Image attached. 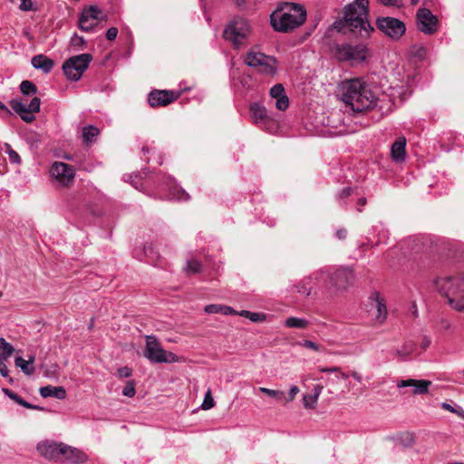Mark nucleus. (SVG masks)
I'll return each instance as SVG.
<instances>
[{
	"label": "nucleus",
	"mask_w": 464,
	"mask_h": 464,
	"mask_svg": "<svg viewBox=\"0 0 464 464\" xmlns=\"http://www.w3.org/2000/svg\"><path fill=\"white\" fill-rule=\"evenodd\" d=\"M343 17L334 27L353 36L367 38L374 31L369 21V0H354L343 7Z\"/></svg>",
	"instance_id": "f257e3e1"
},
{
	"label": "nucleus",
	"mask_w": 464,
	"mask_h": 464,
	"mask_svg": "<svg viewBox=\"0 0 464 464\" xmlns=\"http://www.w3.org/2000/svg\"><path fill=\"white\" fill-rule=\"evenodd\" d=\"M342 100L354 112H362L373 108L377 98L365 82L354 78L343 81L341 84Z\"/></svg>",
	"instance_id": "f03ea898"
},
{
	"label": "nucleus",
	"mask_w": 464,
	"mask_h": 464,
	"mask_svg": "<svg viewBox=\"0 0 464 464\" xmlns=\"http://www.w3.org/2000/svg\"><path fill=\"white\" fill-rule=\"evenodd\" d=\"M306 19L304 5L295 3H284L270 15V24L275 31L288 33L302 25Z\"/></svg>",
	"instance_id": "7ed1b4c3"
},
{
	"label": "nucleus",
	"mask_w": 464,
	"mask_h": 464,
	"mask_svg": "<svg viewBox=\"0 0 464 464\" xmlns=\"http://www.w3.org/2000/svg\"><path fill=\"white\" fill-rule=\"evenodd\" d=\"M440 294L448 299L449 304L454 309H461L460 303L464 300V276H444L436 281Z\"/></svg>",
	"instance_id": "20e7f679"
},
{
	"label": "nucleus",
	"mask_w": 464,
	"mask_h": 464,
	"mask_svg": "<svg viewBox=\"0 0 464 464\" xmlns=\"http://www.w3.org/2000/svg\"><path fill=\"white\" fill-rule=\"evenodd\" d=\"M251 29L249 22L244 18H235L223 32L224 38L230 42L235 48H239L246 44Z\"/></svg>",
	"instance_id": "39448f33"
},
{
	"label": "nucleus",
	"mask_w": 464,
	"mask_h": 464,
	"mask_svg": "<svg viewBox=\"0 0 464 464\" xmlns=\"http://www.w3.org/2000/svg\"><path fill=\"white\" fill-rule=\"evenodd\" d=\"M146 345L144 349V356L152 363H172L179 362V357L171 353L164 350L154 335H146Z\"/></svg>",
	"instance_id": "423d86ee"
},
{
	"label": "nucleus",
	"mask_w": 464,
	"mask_h": 464,
	"mask_svg": "<svg viewBox=\"0 0 464 464\" xmlns=\"http://www.w3.org/2000/svg\"><path fill=\"white\" fill-rule=\"evenodd\" d=\"M245 63L250 67L256 68L262 74L273 76L277 71V60L274 56L266 55L263 53H247Z\"/></svg>",
	"instance_id": "0eeeda50"
},
{
	"label": "nucleus",
	"mask_w": 464,
	"mask_h": 464,
	"mask_svg": "<svg viewBox=\"0 0 464 464\" xmlns=\"http://www.w3.org/2000/svg\"><path fill=\"white\" fill-rule=\"evenodd\" d=\"M92 60V55L90 53L72 56L63 64V73L69 80L76 82L81 79Z\"/></svg>",
	"instance_id": "6e6552de"
},
{
	"label": "nucleus",
	"mask_w": 464,
	"mask_h": 464,
	"mask_svg": "<svg viewBox=\"0 0 464 464\" xmlns=\"http://www.w3.org/2000/svg\"><path fill=\"white\" fill-rule=\"evenodd\" d=\"M336 59L341 62H362L366 59L367 50L364 45L349 44H334L332 47Z\"/></svg>",
	"instance_id": "1a4fd4ad"
},
{
	"label": "nucleus",
	"mask_w": 464,
	"mask_h": 464,
	"mask_svg": "<svg viewBox=\"0 0 464 464\" xmlns=\"http://www.w3.org/2000/svg\"><path fill=\"white\" fill-rule=\"evenodd\" d=\"M377 28L385 35L393 40H399L406 31L405 24L394 17H378L376 19Z\"/></svg>",
	"instance_id": "9d476101"
},
{
	"label": "nucleus",
	"mask_w": 464,
	"mask_h": 464,
	"mask_svg": "<svg viewBox=\"0 0 464 464\" xmlns=\"http://www.w3.org/2000/svg\"><path fill=\"white\" fill-rule=\"evenodd\" d=\"M9 104L24 121L30 123L35 119L34 113L40 111L41 100L38 97H34L26 105L19 99H13L9 102Z\"/></svg>",
	"instance_id": "9b49d317"
},
{
	"label": "nucleus",
	"mask_w": 464,
	"mask_h": 464,
	"mask_svg": "<svg viewBox=\"0 0 464 464\" xmlns=\"http://www.w3.org/2000/svg\"><path fill=\"white\" fill-rule=\"evenodd\" d=\"M50 174L59 184L69 187L74 181L75 169L67 163L54 161L51 166Z\"/></svg>",
	"instance_id": "f8f14e48"
},
{
	"label": "nucleus",
	"mask_w": 464,
	"mask_h": 464,
	"mask_svg": "<svg viewBox=\"0 0 464 464\" xmlns=\"http://www.w3.org/2000/svg\"><path fill=\"white\" fill-rule=\"evenodd\" d=\"M419 31L425 34H433L438 30V18L428 8H420L416 14Z\"/></svg>",
	"instance_id": "ddd939ff"
},
{
	"label": "nucleus",
	"mask_w": 464,
	"mask_h": 464,
	"mask_svg": "<svg viewBox=\"0 0 464 464\" xmlns=\"http://www.w3.org/2000/svg\"><path fill=\"white\" fill-rule=\"evenodd\" d=\"M180 96L179 92L167 90H152L148 96V102L151 107L167 106L177 101Z\"/></svg>",
	"instance_id": "4468645a"
},
{
	"label": "nucleus",
	"mask_w": 464,
	"mask_h": 464,
	"mask_svg": "<svg viewBox=\"0 0 464 464\" xmlns=\"http://www.w3.org/2000/svg\"><path fill=\"white\" fill-rule=\"evenodd\" d=\"M63 446V442L45 440L37 444V450L40 455L46 459L60 462L62 459Z\"/></svg>",
	"instance_id": "2eb2a0df"
},
{
	"label": "nucleus",
	"mask_w": 464,
	"mask_h": 464,
	"mask_svg": "<svg viewBox=\"0 0 464 464\" xmlns=\"http://www.w3.org/2000/svg\"><path fill=\"white\" fill-rule=\"evenodd\" d=\"M102 12L96 6L84 9L79 19V27L82 31L90 32L102 19Z\"/></svg>",
	"instance_id": "dca6fc26"
},
{
	"label": "nucleus",
	"mask_w": 464,
	"mask_h": 464,
	"mask_svg": "<svg viewBox=\"0 0 464 464\" xmlns=\"http://www.w3.org/2000/svg\"><path fill=\"white\" fill-rule=\"evenodd\" d=\"M354 276L350 267H340L331 276V282L337 289H345L353 284Z\"/></svg>",
	"instance_id": "f3484780"
},
{
	"label": "nucleus",
	"mask_w": 464,
	"mask_h": 464,
	"mask_svg": "<svg viewBox=\"0 0 464 464\" xmlns=\"http://www.w3.org/2000/svg\"><path fill=\"white\" fill-rule=\"evenodd\" d=\"M14 353V346L5 341V338H0V374L4 378H8L10 383H13L14 380L9 376V370L6 365V362Z\"/></svg>",
	"instance_id": "a211bd4d"
},
{
	"label": "nucleus",
	"mask_w": 464,
	"mask_h": 464,
	"mask_svg": "<svg viewBox=\"0 0 464 464\" xmlns=\"http://www.w3.org/2000/svg\"><path fill=\"white\" fill-rule=\"evenodd\" d=\"M89 459L88 455L82 450L63 443L62 459L60 462L69 464H83Z\"/></svg>",
	"instance_id": "6ab92c4d"
},
{
	"label": "nucleus",
	"mask_w": 464,
	"mask_h": 464,
	"mask_svg": "<svg viewBox=\"0 0 464 464\" xmlns=\"http://www.w3.org/2000/svg\"><path fill=\"white\" fill-rule=\"evenodd\" d=\"M431 385V382L428 380H415V379H407L401 380L397 383L398 388L402 387H413L412 393L417 394H426L429 392V387Z\"/></svg>",
	"instance_id": "aec40b11"
},
{
	"label": "nucleus",
	"mask_w": 464,
	"mask_h": 464,
	"mask_svg": "<svg viewBox=\"0 0 464 464\" xmlns=\"http://www.w3.org/2000/svg\"><path fill=\"white\" fill-rule=\"evenodd\" d=\"M371 305L373 309V316L376 322L382 324L387 317V308L383 300L380 297L378 293L372 294L371 296Z\"/></svg>",
	"instance_id": "412c9836"
},
{
	"label": "nucleus",
	"mask_w": 464,
	"mask_h": 464,
	"mask_svg": "<svg viewBox=\"0 0 464 464\" xmlns=\"http://www.w3.org/2000/svg\"><path fill=\"white\" fill-rule=\"evenodd\" d=\"M270 95L276 99V107L278 110L285 111L288 108L289 100L285 94V88L281 83H277L270 89Z\"/></svg>",
	"instance_id": "4be33fe9"
},
{
	"label": "nucleus",
	"mask_w": 464,
	"mask_h": 464,
	"mask_svg": "<svg viewBox=\"0 0 464 464\" xmlns=\"http://www.w3.org/2000/svg\"><path fill=\"white\" fill-rule=\"evenodd\" d=\"M31 63L35 69H40L44 73L50 72L54 66V62L44 54L34 56Z\"/></svg>",
	"instance_id": "5701e85b"
},
{
	"label": "nucleus",
	"mask_w": 464,
	"mask_h": 464,
	"mask_svg": "<svg viewBox=\"0 0 464 464\" xmlns=\"http://www.w3.org/2000/svg\"><path fill=\"white\" fill-rule=\"evenodd\" d=\"M406 139L399 138L391 148V156L396 162H401L405 160Z\"/></svg>",
	"instance_id": "b1692460"
},
{
	"label": "nucleus",
	"mask_w": 464,
	"mask_h": 464,
	"mask_svg": "<svg viewBox=\"0 0 464 464\" xmlns=\"http://www.w3.org/2000/svg\"><path fill=\"white\" fill-rule=\"evenodd\" d=\"M39 393L43 398L53 397L63 400L66 397V391L62 386H44L40 388Z\"/></svg>",
	"instance_id": "393cba45"
},
{
	"label": "nucleus",
	"mask_w": 464,
	"mask_h": 464,
	"mask_svg": "<svg viewBox=\"0 0 464 464\" xmlns=\"http://www.w3.org/2000/svg\"><path fill=\"white\" fill-rule=\"evenodd\" d=\"M250 112L256 124L265 125L267 121V113L265 107L253 103L250 105Z\"/></svg>",
	"instance_id": "a878e982"
},
{
	"label": "nucleus",
	"mask_w": 464,
	"mask_h": 464,
	"mask_svg": "<svg viewBox=\"0 0 464 464\" xmlns=\"http://www.w3.org/2000/svg\"><path fill=\"white\" fill-rule=\"evenodd\" d=\"M204 311L207 314H222L226 315L236 314L232 307L222 304H208L205 306Z\"/></svg>",
	"instance_id": "bb28decb"
},
{
	"label": "nucleus",
	"mask_w": 464,
	"mask_h": 464,
	"mask_svg": "<svg viewBox=\"0 0 464 464\" xmlns=\"http://www.w3.org/2000/svg\"><path fill=\"white\" fill-rule=\"evenodd\" d=\"M309 324L310 323L306 319L294 316L288 317L285 321V325L288 328L306 329Z\"/></svg>",
	"instance_id": "cd10ccee"
},
{
	"label": "nucleus",
	"mask_w": 464,
	"mask_h": 464,
	"mask_svg": "<svg viewBox=\"0 0 464 464\" xmlns=\"http://www.w3.org/2000/svg\"><path fill=\"white\" fill-rule=\"evenodd\" d=\"M100 130L93 126L88 125L82 128V140L86 144L92 143L93 140L99 135Z\"/></svg>",
	"instance_id": "c85d7f7f"
},
{
	"label": "nucleus",
	"mask_w": 464,
	"mask_h": 464,
	"mask_svg": "<svg viewBox=\"0 0 464 464\" xmlns=\"http://www.w3.org/2000/svg\"><path fill=\"white\" fill-rule=\"evenodd\" d=\"M415 346L413 342L407 341L396 351V354L401 361H405L413 353Z\"/></svg>",
	"instance_id": "c756f323"
},
{
	"label": "nucleus",
	"mask_w": 464,
	"mask_h": 464,
	"mask_svg": "<svg viewBox=\"0 0 464 464\" xmlns=\"http://www.w3.org/2000/svg\"><path fill=\"white\" fill-rule=\"evenodd\" d=\"M15 366L20 368L26 375H31L34 372V367L32 365V361H26L23 357L18 356L14 360Z\"/></svg>",
	"instance_id": "7c9ffc66"
},
{
	"label": "nucleus",
	"mask_w": 464,
	"mask_h": 464,
	"mask_svg": "<svg viewBox=\"0 0 464 464\" xmlns=\"http://www.w3.org/2000/svg\"><path fill=\"white\" fill-rule=\"evenodd\" d=\"M169 195L172 198H176L181 201H188L190 198L188 193H187L186 190H184L181 187L177 185L170 188Z\"/></svg>",
	"instance_id": "2f4dec72"
},
{
	"label": "nucleus",
	"mask_w": 464,
	"mask_h": 464,
	"mask_svg": "<svg viewBox=\"0 0 464 464\" xmlns=\"http://www.w3.org/2000/svg\"><path fill=\"white\" fill-rule=\"evenodd\" d=\"M20 91L24 95H34L37 93V87L31 81L24 80L20 83Z\"/></svg>",
	"instance_id": "473e14b6"
},
{
	"label": "nucleus",
	"mask_w": 464,
	"mask_h": 464,
	"mask_svg": "<svg viewBox=\"0 0 464 464\" xmlns=\"http://www.w3.org/2000/svg\"><path fill=\"white\" fill-rule=\"evenodd\" d=\"M312 277L304 279L299 285H296L297 292L304 296H308L312 293Z\"/></svg>",
	"instance_id": "72a5a7b5"
},
{
	"label": "nucleus",
	"mask_w": 464,
	"mask_h": 464,
	"mask_svg": "<svg viewBox=\"0 0 464 464\" xmlns=\"http://www.w3.org/2000/svg\"><path fill=\"white\" fill-rule=\"evenodd\" d=\"M259 392L266 394L267 396L274 398L276 401H284L285 398V392L278 390H272L266 387H260Z\"/></svg>",
	"instance_id": "f704fd0d"
},
{
	"label": "nucleus",
	"mask_w": 464,
	"mask_h": 464,
	"mask_svg": "<svg viewBox=\"0 0 464 464\" xmlns=\"http://www.w3.org/2000/svg\"><path fill=\"white\" fill-rule=\"evenodd\" d=\"M186 271L188 274H198L201 271V264L200 262L190 259L187 262Z\"/></svg>",
	"instance_id": "c9c22d12"
},
{
	"label": "nucleus",
	"mask_w": 464,
	"mask_h": 464,
	"mask_svg": "<svg viewBox=\"0 0 464 464\" xmlns=\"http://www.w3.org/2000/svg\"><path fill=\"white\" fill-rule=\"evenodd\" d=\"M318 399L313 394H304L303 396V404L305 409H314L316 407Z\"/></svg>",
	"instance_id": "e433bc0d"
},
{
	"label": "nucleus",
	"mask_w": 464,
	"mask_h": 464,
	"mask_svg": "<svg viewBox=\"0 0 464 464\" xmlns=\"http://www.w3.org/2000/svg\"><path fill=\"white\" fill-rule=\"evenodd\" d=\"M5 152L8 155L10 162L14 164H20L21 158L19 154L14 150H13L9 144H5Z\"/></svg>",
	"instance_id": "4c0bfd02"
},
{
	"label": "nucleus",
	"mask_w": 464,
	"mask_h": 464,
	"mask_svg": "<svg viewBox=\"0 0 464 464\" xmlns=\"http://www.w3.org/2000/svg\"><path fill=\"white\" fill-rule=\"evenodd\" d=\"M411 55L422 60L426 55V49L420 45H413L411 49Z\"/></svg>",
	"instance_id": "58836bf2"
},
{
	"label": "nucleus",
	"mask_w": 464,
	"mask_h": 464,
	"mask_svg": "<svg viewBox=\"0 0 464 464\" xmlns=\"http://www.w3.org/2000/svg\"><path fill=\"white\" fill-rule=\"evenodd\" d=\"M214 405H215V401L211 395L210 390H208L205 395L204 401L201 404V408L203 410H209V409L213 408Z\"/></svg>",
	"instance_id": "ea45409f"
},
{
	"label": "nucleus",
	"mask_w": 464,
	"mask_h": 464,
	"mask_svg": "<svg viewBox=\"0 0 464 464\" xmlns=\"http://www.w3.org/2000/svg\"><path fill=\"white\" fill-rule=\"evenodd\" d=\"M135 384L133 381H129L122 390V394L126 397L131 398L135 395Z\"/></svg>",
	"instance_id": "a19ab883"
},
{
	"label": "nucleus",
	"mask_w": 464,
	"mask_h": 464,
	"mask_svg": "<svg viewBox=\"0 0 464 464\" xmlns=\"http://www.w3.org/2000/svg\"><path fill=\"white\" fill-rule=\"evenodd\" d=\"M72 47L82 48L85 45V40L82 36L74 34L70 41Z\"/></svg>",
	"instance_id": "79ce46f5"
},
{
	"label": "nucleus",
	"mask_w": 464,
	"mask_h": 464,
	"mask_svg": "<svg viewBox=\"0 0 464 464\" xmlns=\"http://www.w3.org/2000/svg\"><path fill=\"white\" fill-rule=\"evenodd\" d=\"M299 345L302 347H304L306 349H310L315 352L321 351V346L317 344L316 343L310 341V340H304L303 342L299 343Z\"/></svg>",
	"instance_id": "37998d69"
},
{
	"label": "nucleus",
	"mask_w": 464,
	"mask_h": 464,
	"mask_svg": "<svg viewBox=\"0 0 464 464\" xmlns=\"http://www.w3.org/2000/svg\"><path fill=\"white\" fill-rule=\"evenodd\" d=\"M132 370L128 366H123L118 369L117 375L120 378H128L131 375Z\"/></svg>",
	"instance_id": "c03bdc74"
},
{
	"label": "nucleus",
	"mask_w": 464,
	"mask_h": 464,
	"mask_svg": "<svg viewBox=\"0 0 464 464\" xmlns=\"http://www.w3.org/2000/svg\"><path fill=\"white\" fill-rule=\"evenodd\" d=\"M299 392V388L295 385H293L291 386V388L289 389V392H288V397H285L284 399V401L285 402H289V401H292L295 397L298 394Z\"/></svg>",
	"instance_id": "a18cd8bd"
},
{
	"label": "nucleus",
	"mask_w": 464,
	"mask_h": 464,
	"mask_svg": "<svg viewBox=\"0 0 464 464\" xmlns=\"http://www.w3.org/2000/svg\"><path fill=\"white\" fill-rule=\"evenodd\" d=\"M249 319L252 322H263L266 319V315L261 313H253L250 312Z\"/></svg>",
	"instance_id": "49530a36"
},
{
	"label": "nucleus",
	"mask_w": 464,
	"mask_h": 464,
	"mask_svg": "<svg viewBox=\"0 0 464 464\" xmlns=\"http://www.w3.org/2000/svg\"><path fill=\"white\" fill-rule=\"evenodd\" d=\"M118 35V29L116 27H111L106 32V38L109 41L114 40Z\"/></svg>",
	"instance_id": "de8ad7c7"
},
{
	"label": "nucleus",
	"mask_w": 464,
	"mask_h": 464,
	"mask_svg": "<svg viewBox=\"0 0 464 464\" xmlns=\"http://www.w3.org/2000/svg\"><path fill=\"white\" fill-rule=\"evenodd\" d=\"M18 404L23 406V407H24V408H26V409L42 410L41 407L36 406V405H33V404L27 402L22 397H21V399H19Z\"/></svg>",
	"instance_id": "09e8293b"
},
{
	"label": "nucleus",
	"mask_w": 464,
	"mask_h": 464,
	"mask_svg": "<svg viewBox=\"0 0 464 464\" xmlns=\"http://www.w3.org/2000/svg\"><path fill=\"white\" fill-rule=\"evenodd\" d=\"M382 5L385 6H397L400 7L401 5L399 3V0H378Z\"/></svg>",
	"instance_id": "8fccbe9b"
},
{
	"label": "nucleus",
	"mask_w": 464,
	"mask_h": 464,
	"mask_svg": "<svg viewBox=\"0 0 464 464\" xmlns=\"http://www.w3.org/2000/svg\"><path fill=\"white\" fill-rule=\"evenodd\" d=\"M33 3L31 0H21L19 8L23 11H29L32 9Z\"/></svg>",
	"instance_id": "3c124183"
},
{
	"label": "nucleus",
	"mask_w": 464,
	"mask_h": 464,
	"mask_svg": "<svg viewBox=\"0 0 464 464\" xmlns=\"http://www.w3.org/2000/svg\"><path fill=\"white\" fill-rule=\"evenodd\" d=\"M351 192H352V188L350 187L343 188L339 192L338 197H339L340 199H344V198H348L351 195Z\"/></svg>",
	"instance_id": "603ef678"
},
{
	"label": "nucleus",
	"mask_w": 464,
	"mask_h": 464,
	"mask_svg": "<svg viewBox=\"0 0 464 464\" xmlns=\"http://www.w3.org/2000/svg\"><path fill=\"white\" fill-rule=\"evenodd\" d=\"M321 372L329 373V372H340L339 367H319L318 369Z\"/></svg>",
	"instance_id": "864d4df0"
},
{
	"label": "nucleus",
	"mask_w": 464,
	"mask_h": 464,
	"mask_svg": "<svg viewBox=\"0 0 464 464\" xmlns=\"http://www.w3.org/2000/svg\"><path fill=\"white\" fill-rule=\"evenodd\" d=\"M456 378L454 379V382L463 384L462 377L464 378V369L458 371L455 373Z\"/></svg>",
	"instance_id": "5fc2aeb1"
},
{
	"label": "nucleus",
	"mask_w": 464,
	"mask_h": 464,
	"mask_svg": "<svg viewBox=\"0 0 464 464\" xmlns=\"http://www.w3.org/2000/svg\"><path fill=\"white\" fill-rule=\"evenodd\" d=\"M323 388L324 387L322 385H320V384L315 385L314 387V389H313V393L312 394L314 396H315L316 399H318L320 394H321V392H322V391H323Z\"/></svg>",
	"instance_id": "6e6d98bb"
},
{
	"label": "nucleus",
	"mask_w": 464,
	"mask_h": 464,
	"mask_svg": "<svg viewBox=\"0 0 464 464\" xmlns=\"http://www.w3.org/2000/svg\"><path fill=\"white\" fill-rule=\"evenodd\" d=\"M441 408L443 410L448 411L452 413H455V411H456V409L454 407H452L450 404H449L448 402H442Z\"/></svg>",
	"instance_id": "4d7b16f0"
},
{
	"label": "nucleus",
	"mask_w": 464,
	"mask_h": 464,
	"mask_svg": "<svg viewBox=\"0 0 464 464\" xmlns=\"http://www.w3.org/2000/svg\"><path fill=\"white\" fill-rule=\"evenodd\" d=\"M0 111L5 113L6 115H12V111L8 109V107L3 103L2 102H0Z\"/></svg>",
	"instance_id": "13d9d810"
},
{
	"label": "nucleus",
	"mask_w": 464,
	"mask_h": 464,
	"mask_svg": "<svg viewBox=\"0 0 464 464\" xmlns=\"http://www.w3.org/2000/svg\"><path fill=\"white\" fill-rule=\"evenodd\" d=\"M336 237H338L339 239H344L347 236V231L345 229H339L336 231Z\"/></svg>",
	"instance_id": "bf43d9fd"
},
{
	"label": "nucleus",
	"mask_w": 464,
	"mask_h": 464,
	"mask_svg": "<svg viewBox=\"0 0 464 464\" xmlns=\"http://www.w3.org/2000/svg\"><path fill=\"white\" fill-rule=\"evenodd\" d=\"M430 343H431L430 339L427 336H424L421 341L422 349H424V350L427 349L430 345Z\"/></svg>",
	"instance_id": "052dcab7"
},
{
	"label": "nucleus",
	"mask_w": 464,
	"mask_h": 464,
	"mask_svg": "<svg viewBox=\"0 0 464 464\" xmlns=\"http://www.w3.org/2000/svg\"><path fill=\"white\" fill-rule=\"evenodd\" d=\"M2 392L6 395L8 396L11 400H14V396L16 393H14L13 391H11L10 389L8 388H3L2 389Z\"/></svg>",
	"instance_id": "680f3d73"
},
{
	"label": "nucleus",
	"mask_w": 464,
	"mask_h": 464,
	"mask_svg": "<svg viewBox=\"0 0 464 464\" xmlns=\"http://www.w3.org/2000/svg\"><path fill=\"white\" fill-rule=\"evenodd\" d=\"M351 376L358 382H362V376L359 372H355V371H353L351 372Z\"/></svg>",
	"instance_id": "e2e57ef3"
},
{
	"label": "nucleus",
	"mask_w": 464,
	"mask_h": 464,
	"mask_svg": "<svg viewBox=\"0 0 464 464\" xmlns=\"http://www.w3.org/2000/svg\"><path fill=\"white\" fill-rule=\"evenodd\" d=\"M366 204V198H361L358 199V211L361 212L362 209V208L364 207Z\"/></svg>",
	"instance_id": "0e129e2a"
},
{
	"label": "nucleus",
	"mask_w": 464,
	"mask_h": 464,
	"mask_svg": "<svg viewBox=\"0 0 464 464\" xmlns=\"http://www.w3.org/2000/svg\"><path fill=\"white\" fill-rule=\"evenodd\" d=\"M237 314H239L240 316H243V317H246V318H248L249 319V315H250V311H246V310H242L241 312L239 313H237Z\"/></svg>",
	"instance_id": "69168bd1"
},
{
	"label": "nucleus",
	"mask_w": 464,
	"mask_h": 464,
	"mask_svg": "<svg viewBox=\"0 0 464 464\" xmlns=\"http://www.w3.org/2000/svg\"><path fill=\"white\" fill-rule=\"evenodd\" d=\"M349 377V374L342 372L340 370V372H337V378H343V379H347Z\"/></svg>",
	"instance_id": "338daca9"
},
{
	"label": "nucleus",
	"mask_w": 464,
	"mask_h": 464,
	"mask_svg": "<svg viewBox=\"0 0 464 464\" xmlns=\"http://www.w3.org/2000/svg\"><path fill=\"white\" fill-rule=\"evenodd\" d=\"M455 413L459 416L460 418L464 419V411L462 409H456Z\"/></svg>",
	"instance_id": "774afa93"
}]
</instances>
